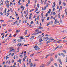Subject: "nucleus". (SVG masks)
I'll return each mask as SVG.
<instances>
[{
  "label": "nucleus",
  "mask_w": 67,
  "mask_h": 67,
  "mask_svg": "<svg viewBox=\"0 0 67 67\" xmlns=\"http://www.w3.org/2000/svg\"><path fill=\"white\" fill-rule=\"evenodd\" d=\"M36 11H37L38 10V9H37V8H36Z\"/></svg>",
  "instance_id": "052dcab7"
},
{
  "label": "nucleus",
  "mask_w": 67,
  "mask_h": 67,
  "mask_svg": "<svg viewBox=\"0 0 67 67\" xmlns=\"http://www.w3.org/2000/svg\"><path fill=\"white\" fill-rule=\"evenodd\" d=\"M54 65L56 66V67H57V63H55L54 64Z\"/></svg>",
  "instance_id": "473e14b6"
},
{
  "label": "nucleus",
  "mask_w": 67,
  "mask_h": 67,
  "mask_svg": "<svg viewBox=\"0 0 67 67\" xmlns=\"http://www.w3.org/2000/svg\"><path fill=\"white\" fill-rule=\"evenodd\" d=\"M46 6H44V10H46V7H48V4L47 3L46 4Z\"/></svg>",
  "instance_id": "20e7f679"
},
{
  "label": "nucleus",
  "mask_w": 67,
  "mask_h": 67,
  "mask_svg": "<svg viewBox=\"0 0 67 67\" xmlns=\"http://www.w3.org/2000/svg\"><path fill=\"white\" fill-rule=\"evenodd\" d=\"M49 24H50V23L49 22L47 24V26H48V25H49Z\"/></svg>",
  "instance_id": "58836bf2"
},
{
  "label": "nucleus",
  "mask_w": 67,
  "mask_h": 67,
  "mask_svg": "<svg viewBox=\"0 0 67 67\" xmlns=\"http://www.w3.org/2000/svg\"><path fill=\"white\" fill-rule=\"evenodd\" d=\"M43 29V27H40V29Z\"/></svg>",
  "instance_id": "13d9d810"
},
{
  "label": "nucleus",
  "mask_w": 67,
  "mask_h": 67,
  "mask_svg": "<svg viewBox=\"0 0 67 67\" xmlns=\"http://www.w3.org/2000/svg\"><path fill=\"white\" fill-rule=\"evenodd\" d=\"M34 53H32L30 55V57H32V56H34Z\"/></svg>",
  "instance_id": "6ab92c4d"
},
{
  "label": "nucleus",
  "mask_w": 67,
  "mask_h": 67,
  "mask_svg": "<svg viewBox=\"0 0 67 67\" xmlns=\"http://www.w3.org/2000/svg\"><path fill=\"white\" fill-rule=\"evenodd\" d=\"M31 59H30L29 61V64H30V63H31Z\"/></svg>",
  "instance_id": "37998d69"
},
{
  "label": "nucleus",
  "mask_w": 67,
  "mask_h": 67,
  "mask_svg": "<svg viewBox=\"0 0 67 67\" xmlns=\"http://www.w3.org/2000/svg\"><path fill=\"white\" fill-rule=\"evenodd\" d=\"M50 55H51V54H50V53L48 54L46 56L45 58H47V57H48L49 56H50Z\"/></svg>",
  "instance_id": "9d476101"
},
{
  "label": "nucleus",
  "mask_w": 67,
  "mask_h": 67,
  "mask_svg": "<svg viewBox=\"0 0 67 67\" xmlns=\"http://www.w3.org/2000/svg\"><path fill=\"white\" fill-rule=\"evenodd\" d=\"M42 22H44V19H42Z\"/></svg>",
  "instance_id": "774afa93"
},
{
  "label": "nucleus",
  "mask_w": 67,
  "mask_h": 67,
  "mask_svg": "<svg viewBox=\"0 0 67 67\" xmlns=\"http://www.w3.org/2000/svg\"><path fill=\"white\" fill-rule=\"evenodd\" d=\"M53 24V21H52L50 23V25H52Z\"/></svg>",
  "instance_id": "c756f323"
},
{
  "label": "nucleus",
  "mask_w": 67,
  "mask_h": 67,
  "mask_svg": "<svg viewBox=\"0 0 67 67\" xmlns=\"http://www.w3.org/2000/svg\"><path fill=\"white\" fill-rule=\"evenodd\" d=\"M6 59H7V58H8V59H9V58L7 56H6Z\"/></svg>",
  "instance_id": "603ef678"
},
{
  "label": "nucleus",
  "mask_w": 67,
  "mask_h": 67,
  "mask_svg": "<svg viewBox=\"0 0 67 67\" xmlns=\"http://www.w3.org/2000/svg\"><path fill=\"white\" fill-rule=\"evenodd\" d=\"M17 41L18 42H22V41L20 39H18Z\"/></svg>",
  "instance_id": "5701e85b"
},
{
  "label": "nucleus",
  "mask_w": 67,
  "mask_h": 67,
  "mask_svg": "<svg viewBox=\"0 0 67 67\" xmlns=\"http://www.w3.org/2000/svg\"><path fill=\"white\" fill-rule=\"evenodd\" d=\"M53 54H54V53H52L51 54H50V56H52V55H53Z\"/></svg>",
  "instance_id": "680f3d73"
},
{
  "label": "nucleus",
  "mask_w": 67,
  "mask_h": 67,
  "mask_svg": "<svg viewBox=\"0 0 67 67\" xmlns=\"http://www.w3.org/2000/svg\"><path fill=\"white\" fill-rule=\"evenodd\" d=\"M35 61H36V62H38V59H35Z\"/></svg>",
  "instance_id": "a18cd8bd"
},
{
  "label": "nucleus",
  "mask_w": 67,
  "mask_h": 67,
  "mask_svg": "<svg viewBox=\"0 0 67 67\" xmlns=\"http://www.w3.org/2000/svg\"><path fill=\"white\" fill-rule=\"evenodd\" d=\"M51 60L52 62L53 61V60H54V59H53V58H51Z\"/></svg>",
  "instance_id": "b1692460"
},
{
  "label": "nucleus",
  "mask_w": 67,
  "mask_h": 67,
  "mask_svg": "<svg viewBox=\"0 0 67 67\" xmlns=\"http://www.w3.org/2000/svg\"><path fill=\"white\" fill-rule=\"evenodd\" d=\"M51 41L50 40H49L48 41H47V42H46V44H48V43H50Z\"/></svg>",
  "instance_id": "f8f14e48"
},
{
  "label": "nucleus",
  "mask_w": 67,
  "mask_h": 67,
  "mask_svg": "<svg viewBox=\"0 0 67 67\" xmlns=\"http://www.w3.org/2000/svg\"><path fill=\"white\" fill-rule=\"evenodd\" d=\"M20 39H21L22 40H23V39H24V38H23V37H20Z\"/></svg>",
  "instance_id": "c9c22d12"
},
{
  "label": "nucleus",
  "mask_w": 67,
  "mask_h": 67,
  "mask_svg": "<svg viewBox=\"0 0 67 67\" xmlns=\"http://www.w3.org/2000/svg\"><path fill=\"white\" fill-rule=\"evenodd\" d=\"M7 25V24H3L2 26H6Z\"/></svg>",
  "instance_id": "a211bd4d"
},
{
  "label": "nucleus",
  "mask_w": 67,
  "mask_h": 67,
  "mask_svg": "<svg viewBox=\"0 0 67 67\" xmlns=\"http://www.w3.org/2000/svg\"><path fill=\"white\" fill-rule=\"evenodd\" d=\"M59 62L60 63L61 65H62L63 63H62V61H61V60L60 59L59 60Z\"/></svg>",
  "instance_id": "423d86ee"
},
{
  "label": "nucleus",
  "mask_w": 67,
  "mask_h": 67,
  "mask_svg": "<svg viewBox=\"0 0 67 67\" xmlns=\"http://www.w3.org/2000/svg\"><path fill=\"white\" fill-rule=\"evenodd\" d=\"M49 40H50V41H53L54 40V39L53 38L52 39V37H51L50 38H49Z\"/></svg>",
  "instance_id": "4468645a"
},
{
  "label": "nucleus",
  "mask_w": 67,
  "mask_h": 67,
  "mask_svg": "<svg viewBox=\"0 0 67 67\" xmlns=\"http://www.w3.org/2000/svg\"><path fill=\"white\" fill-rule=\"evenodd\" d=\"M30 67H32V63H31L30 65Z\"/></svg>",
  "instance_id": "49530a36"
},
{
  "label": "nucleus",
  "mask_w": 67,
  "mask_h": 67,
  "mask_svg": "<svg viewBox=\"0 0 67 67\" xmlns=\"http://www.w3.org/2000/svg\"><path fill=\"white\" fill-rule=\"evenodd\" d=\"M55 9L54 8H53V11H55Z\"/></svg>",
  "instance_id": "09e8293b"
},
{
  "label": "nucleus",
  "mask_w": 67,
  "mask_h": 67,
  "mask_svg": "<svg viewBox=\"0 0 67 67\" xmlns=\"http://www.w3.org/2000/svg\"><path fill=\"white\" fill-rule=\"evenodd\" d=\"M23 45V44H21V43H19L17 44V46H18V47L20 46H22V45Z\"/></svg>",
  "instance_id": "f03ea898"
},
{
  "label": "nucleus",
  "mask_w": 67,
  "mask_h": 67,
  "mask_svg": "<svg viewBox=\"0 0 67 67\" xmlns=\"http://www.w3.org/2000/svg\"><path fill=\"white\" fill-rule=\"evenodd\" d=\"M7 11V8H5V10H4V13L5 14V13H6V12Z\"/></svg>",
  "instance_id": "cd10ccee"
},
{
  "label": "nucleus",
  "mask_w": 67,
  "mask_h": 67,
  "mask_svg": "<svg viewBox=\"0 0 67 67\" xmlns=\"http://www.w3.org/2000/svg\"><path fill=\"white\" fill-rule=\"evenodd\" d=\"M43 41V40H42V38H41V39H39V42H42Z\"/></svg>",
  "instance_id": "f3484780"
},
{
  "label": "nucleus",
  "mask_w": 67,
  "mask_h": 67,
  "mask_svg": "<svg viewBox=\"0 0 67 67\" xmlns=\"http://www.w3.org/2000/svg\"><path fill=\"white\" fill-rule=\"evenodd\" d=\"M62 51H63V52L64 53H66L67 52H66V50H63Z\"/></svg>",
  "instance_id": "393cba45"
},
{
  "label": "nucleus",
  "mask_w": 67,
  "mask_h": 67,
  "mask_svg": "<svg viewBox=\"0 0 67 67\" xmlns=\"http://www.w3.org/2000/svg\"><path fill=\"white\" fill-rule=\"evenodd\" d=\"M34 36H33L31 37L30 39V41H32V40H33V39H34Z\"/></svg>",
  "instance_id": "7ed1b4c3"
},
{
  "label": "nucleus",
  "mask_w": 67,
  "mask_h": 67,
  "mask_svg": "<svg viewBox=\"0 0 67 67\" xmlns=\"http://www.w3.org/2000/svg\"><path fill=\"white\" fill-rule=\"evenodd\" d=\"M51 61H50L48 62V63H47V66H48V65H49L50 64V63H51Z\"/></svg>",
  "instance_id": "2eb2a0df"
},
{
  "label": "nucleus",
  "mask_w": 67,
  "mask_h": 67,
  "mask_svg": "<svg viewBox=\"0 0 67 67\" xmlns=\"http://www.w3.org/2000/svg\"><path fill=\"white\" fill-rule=\"evenodd\" d=\"M31 18H32V16H30L29 17V19H31Z\"/></svg>",
  "instance_id": "5fc2aeb1"
},
{
  "label": "nucleus",
  "mask_w": 67,
  "mask_h": 67,
  "mask_svg": "<svg viewBox=\"0 0 67 67\" xmlns=\"http://www.w3.org/2000/svg\"><path fill=\"white\" fill-rule=\"evenodd\" d=\"M0 21H1V22H4V20H1Z\"/></svg>",
  "instance_id": "a19ab883"
},
{
  "label": "nucleus",
  "mask_w": 67,
  "mask_h": 67,
  "mask_svg": "<svg viewBox=\"0 0 67 67\" xmlns=\"http://www.w3.org/2000/svg\"><path fill=\"white\" fill-rule=\"evenodd\" d=\"M42 37L41 35H39L38 37H37L38 39H39L40 38H41Z\"/></svg>",
  "instance_id": "4be33fe9"
},
{
  "label": "nucleus",
  "mask_w": 67,
  "mask_h": 67,
  "mask_svg": "<svg viewBox=\"0 0 67 67\" xmlns=\"http://www.w3.org/2000/svg\"><path fill=\"white\" fill-rule=\"evenodd\" d=\"M10 63H11V61H10V60H9L8 63V64H10Z\"/></svg>",
  "instance_id": "3c124183"
},
{
  "label": "nucleus",
  "mask_w": 67,
  "mask_h": 67,
  "mask_svg": "<svg viewBox=\"0 0 67 67\" xmlns=\"http://www.w3.org/2000/svg\"><path fill=\"white\" fill-rule=\"evenodd\" d=\"M43 38V40H48L49 38L48 37H47L46 38L44 37Z\"/></svg>",
  "instance_id": "1a4fd4ad"
},
{
  "label": "nucleus",
  "mask_w": 67,
  "mask_h": 67,
  "mask_svg": "<svg viewBox=\"0 0 67 67\" xmlns=\"http://www.w3.org/2000/svg\"><path fill=\"white\" fill-rule=\"evenodd\" d=\"M21 8L22 9H23L24 8V7H23V6L21 5Z\"/></svg>",
  "instance_id": "2f4dec72"
},
{
  "label": "nucleus",
  "mask_w": 67,
  "mask_h": 67,
  "mask_svg": "<svg viewBox=\"0 0 67 67\" xmlns=\"http://www.w3.org/2000/svg\"><path fill=\"white\" fill-rule=\"evenodd\" d=\"M0 14L1 15H3V13L1 12H0Z\"/></svg>",
  "instance_id": "6e6d98bb"
},
{
  "label": "nucleus",
  "mask_w": 67,
  "mask_h": 67,
  "mask_svg": "<svg viewBox=\"0 0 67 67\" xmlns=\"http://www.w3.org/2000/svg\"><path fill=\"white\" fill-rule=\"evenodd\" d=\"M58 65H59V67H62V66H60V64H58Z\"/></svg>",
  "instance_id": "338daca9"
},
{
  "label": "nucleus",
  "mask_w": 67,
  "mask_h": 67,
  "mask_svg": "<svg viewBox=\"0 0 67 67\" xmlns=\"http://www.w3.org/2000/svg\"><path fill=\"white\" fill-rule=\"evenodd\" d=\"M44 67V65L43 64H42V66H40L39 67Z\"/></svg>",
  "instance_id": "72a5a7b5"
},
{
  "label": "nucleus",
  "mask_w": 67,
  "mask_h": 67,
  "mask_svg": "<svg viewBox=\"0 0 67 67\" xmlns=\"http://www.w3.org/2000/svg\"><path fill=\"white\" fill-rule=\"evenodd\" d=\"M59 5H60L62 3V1H61V0H59Z\"/></svg>",
  "instance_id": "ddd939ff"
},
{
  "label": "nucleus",
  "mask_w": 67,
  "mask_h": 67,
  "mask_svg": "<svg viewBox=\"0 0 67 67\" xmlns=\"http://www.w3.org/2000/svg\"><path fill=\"white\" fill-rule=\"evenodd\" d=\"M62 46H61L60 47H59V46H57L56 47V48L55 49V50L57 48H62Z\"/></svg>",
  "instance_id": "9b49d317"
},
{
  "label": "nucleus",
  "mask_w": 67,
  "mask_h": 67,
  "mask_svg": "<svg viewBox=\"0 0 67 67\" xmlns=\"http://www.w3.org/2000/svg\"><path fill=\"white\" fill-rule=\"evenodd\" d=\"M9 48V49H10V50H11V49H12V48L11 47H10Z\"/></svg>",
  "instance_id": "0e129e2a"
},
{
  "label": "nucleus",
  "mask_w": 67,
  "mask_h": 67,
  "mask_svg": "<svg viewBox=\"0 0 67 67\" xmlns=\"http://www.w3.org/2000/svg\"><path fill=\"white\" fill-rule=\"evenodd\" d=\"M57 56H58V55L57 54H56L55 56L56 58H57Z\"/></svg>",
  "instance_id": "f704fd0d"
},
{
  "label": "nucleus",
  "mask_w": 67,
  "mask_h": 67,
  "mask_svg": "<svg viewBox=\"0 0 67 67\" xmlns=\"http://www.w3.org/2000/svg\"><path fill=\"white\" fill-rule=\"evenodd\" d=\"M62 18L63 19L64 18V15H62Z\"/></svg>",
  "instance_id": "c03bdc74"
},
{
  "label": "nucleus",
  "mask_w": 67,
  "mask_h": 67,
  "mask_svg": "<svg viewBox=\"0 0 67 67\" xmlns=\"http://www.w3.org/2000/svg\"><path fill=\"white\" fill-rule=\"evenodd\" d=\"M58 15L59 17V18H60V13Z\"/></svg>",
  "instance_id": "69168bd1"
},
{
  "label": "nucleus",
  "mask_w": 67,
  "mask_h": 67,
  "mask_svg": "<svg viewBox=\"0 0 67 67\" xmlns=\"http://www.w3.org/2000/svg\"><path fill=\"white\" fill-rule=\"evenodd\" d=\"M42 33V31H39L37 33H36V34H39V33Z\"/></svg>",
  "instance_id": "412c9836"
},
{
  "label": "nucleus",
  "mask_w": 67,
  "mask_h": 67,
  "mask_svg": "<svg viewBox=\"0 0 67 67\" xmlns=\"http://www.w3.org/2000/svg\"><path fill=\"white\" fill-rule=\"evenodd\" d=\"M17 22H18V20H16V21H15V22H14V23H16H16H17Z\"/></svg>",
  "instance_id": "864d4df0"
},
{
  "label": "nucleus",
  "mask_w": 67,
  "mask_h": 67,
  "mask_svg": "<svg viewBox=\"0 0 67 67\" xmlns=\"http://www.w3.org/2000/svg\"><path fill=\"white\" fill-rule=\"evenodd\" d=\"M29 36H30V35L26 36H25V37H29Z\"/></svg>",
  "instance_id": "4d7b16f0"
},
{
  "label": "nucleus",
  "mask_w": 67,
  "mask_h": 67,
  "mask_svg": "<svg viewBox=\"0 0 67 67\" xmlns=\"http://www.w3.org/2000/svg\"><path fill=\"white\" fill-rule=\"evenodd\" d=\"M8 22H12L13 21V20H10L8 21Z\"/></svg>",
  "instance_id": "e433bc0d"
},
{
  "label": "nucleus",
  "mask_w": 67,
  "mask_h": 67,
  "mask_svg": "<svg viewBox=\"0 0 67 67\" xmlns=\"http://www.w3.org/2000/svg\"><path fill=\"white\" fill-rule=\"evenodd\" d=\"M63 42H67V40H65L62 41Z\"/></svg>",
  "instance_id": "bb28decb"
},
{
  "label": "nucleus",
  "mask_w": 67,
  "mask_h": 67,
  "mask_svg": "<svg viewBox=\"0 0 67 67\" xmlns=\"http://www.w3.org/2000/svg\"><path fill=\"white\" fill-rule=\"evenodd\" d=\"M63 4H64V6H65V5H66V3H65V2H64Z\"/></svg>",
  "instance_id": "de8ad7c7"
},
{
  "label": "nucleus",
  "mask_w": 67,
  "mask_h": 67,
  "mask_svg": "<svg viewBox=\"0 0 67 67\" xmlns=\"http://www.w3.org/2000/svg\"><path fill=\"white\" fill-rule=\"evenodd\" d=\"M13 43H16V39H14L13 40Z\"/></svg>",
  "instance_id": "39448f33"
},
{
  "label": "nucleus",
  "mask_w": 67,
  "mask_h": 67,
  "mask_svg": "<svg viewBox=\"0 0 67 67\" xmlns=\"http://www.w3.org/2000/svg\"><path fill=\"white\" fill-rule=\"evenodd\" d=\"M61 54L63 57H65V54H64V53H61Z\"/></svg>",
  "instance_id": "aec40b11"
},
{
  "label": "nucleus",
  "mask_w": 67,
  "mask_h": 67,
  "mask_svg": "<svg viewBox=\"0 0 67 67\" xmlns=\"http://www.w3.org/2000/svg\"><path fill=\"white\" fill-rule=\"evenodd\" d=\"M30 0H28V4H30Z\"/></svg>",
  "instance_id": "8fccbe9b"
},
{
  "label": "nucleus",
  "mask_w": 67,
  "mask_h": 67,
  "mask_svg": "<svg viewBox=\"0 0 67 67\" xmlns=\"http://www.w3.org/2000/svg\"><path fill=\"white\" fill-rule=\"evenodd\" d=\"M61 32L62 33H64L66 31H65V30H64L62 31Z\"/></svg>",
  "instance_id": "c85d7f7f"
},
{
  "label": "nucleus",
  "mask_w": 67,
  "mask_h": 67,
  "mask_svg": "<svg viewBox=\"0 0 67 67\" xmlns=\"http://www.w3.org/2000/svg\"><path fill=\"white\" fill-rule=\"evenodd\" d=\"M34 47L35 48V50H38V49H40V48L38 47V46H34Z\"/></svg>",
  "instance_id": "f257e3e1"
},
{
  "label": "nucleus",
  "mask_w": 67,
  "mask_h": 67,
  "mask_svg": "<svg viewBox=\"0 0 67 67\" xmlns=\"http://www.w3.org/2000/svg\"><path fill=\"white\" fill-rule=\"evenodd\" d=\"M10 11L11 12H12L13 10H12V9L10 8Z\"/></svg>",
  "instance_id": "e2e57ef3"
},
{
  "label": "nucleus",
  "mask_w": 67,
  "mask_h": 67,
  "mask_svg": "<svg viewBox=\"0 0 67 67\" xmlns=\"http://www.w3.org/2000/svg\"><path fill=\"white\" fill-rule=\"evenodd\" d=\"M19 60L20 63H21V61H22V60H21V59H19Z\"/></svg>",
  "instance_id": "bf43d9fd"
},
{
  "label": "nucleus",
  "mask_w": 67,
  "mask_h": 67,
  "mask_svg": "<svg viewBox=\"0 0 67 67\" xmlns=\"http://www.w3.org/2000/svg\"><path fill=\"white\" fill-rule=\"evenodd\" d=\"M10 14V13H8L7 14V16H8Z\"/></svg>",
  "instance_id": "7c9ffc66"
},
{
  "label": "nucleus",
  "mask_w": 67,
  "mask_h": 67,
  "mask_svg": "<svg viewBox=\"0 0 67 67\" xmlns=\"http://www.w3.org/2000/svg\"><path fill=\"white\" fill-rule=\"evenodd\" d=\"M37 7L38 8L40 7V6L39 5V4H37Z\"/></svg>",
  "instance_id": "ea45409f"
},
{
  "label": "nucleus",
  "mask_w": 67,
  "mask_h": 67,
  "mask_svg": "<svg viewBox=\"0 0 67 67\" xmlns=\"http://www.w3.org/2000/svg\"><path fill=\"white\" fill-rule=\"evenodd\" d=\"M27 30H26L25 31V34H24V35H26V34H27Z\"/></svg>",
  "instance_id": "0eeeda50"
},
{
  "label": "nucleus",
  "mask_w": 67,
  "mask_h": 67,
  "mask_svg": "<svg viewBox=\"0 0 67 67\" xmlns=\"http://www.w3.org/2000/svg\"><path fill=\"white\" fill-rule=\"evenodd\" d=\"M20 30H18L16 31L15 32L16 33H18L19 32H20Z\"/></svg>",
  "instance_id": "6e6552de"
},
{
  "label": "nucleus",
  "mask_w": 67,
  "mask_h": 67,
  "mask_svg": "<svg viewBox=\"0 0 67 67\" xmlns=\"http://www.w3.org/2000/svg\"><path fill=\"white\" fill-rule=\"evenodd\" d=\"M60 21L61 23H62V18H60Z\"/></svg>",
  "instance_id": "a878e982"
},
{
  "label": "nucleus",
  "mask_w": 67,
  "mask_h": 67,
  "mask_svg": "<svg viewBox=\"0 0 67 67\" xmlns=\"http://www.w3.org/2000/svg\"><path fill=\"white\" fill-rule=\"evenodd\" d=\"M57 19H55V20L54 21V24H56L57 23Z\"/></svg>",
  "instance_id": "dca6fc26"
},
{
  "label": "nucleus",
  "mask_w": 67,
  "mask_h": 67,
  "mask_svg": "<svg viewBox=\"0 0 67 67\" xmlns=\"http://www.w3.org/2000/svg\"><path fill=\"white\" fill-rule=\"evenodd\" d=\"M53 19V17L52 16H51V19Z\"/></svg>",
  "instance_id": "79ce46f5"
},
{
  "label": "nucleus",
  "mask_w": 67,
  "mask_h": 67,
  "mask_svg": "<svg viewBox=\"0 0 67 67\" xmlns=\"http://www.w3.org/2000/svg\"><path fill=\"white\" fill-rule=\"evenodd\" d=\"M56 14V13L55 12H54L53 13V15H55Z\"/></svg>",
  "instance_id": "4c0bfd02"
}]
</instances>
